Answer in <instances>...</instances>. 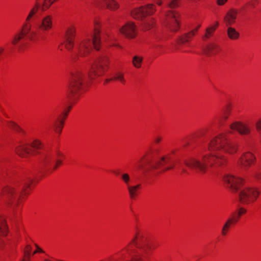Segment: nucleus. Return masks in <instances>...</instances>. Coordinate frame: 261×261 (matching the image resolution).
Instances as JSON below:
<instances>
[{"label": "nucleus", "mask_w": 261, "mask_h": 261, "mask_svg": "<svg viewBox=\"0 0 261 261\" xmlns=\"http://www.w3.org/2000/svg\"><path fill=\"white\" fill-rule=\"evenodd\" d=\"M230 106L228 105L226 107L225 110L224 112L223 116H222V119L224 120H226L228 119V116L230 113Z\"/></svg>", "instance_id": "f704fd0d"}, {"label": "nucleus", "mask_w": 261, "mask_h": 261, "mask_svg": "<svg viewBox=\"0 0 261 261\" xmlns=\"http://www.w3.org/2000/svg\"><path fill=\"white\" fill-rule=\"evenodd\" d=\"M177 163H178V164H179V167H181V165L179 162H178Z\"/></svg>", "instance_id": "603ef678"}, {"label": "nucleus", "mask_w": 261, "mask_h": 261, "mask_svg": "<svg viewBox=\"0 0 261 261\" xmlns=\"http://www.w3.org/2000/svg\"><path fill=\"white\" fill-rule=\"evenodd\" d=\"M94 5L106 7L111 11H114L119 8V4L114 0H94Z\"/></svg>", "instance_id": "6ab92c4d"}, {"label": "nucleus", "mask_w": 261, "mask_h": 261, "mask_svg": "<svg viewBox=\"0 0 261 261\" xmlns=\"http://www.w3.org/2000/svg\"><path fill=\"white\" fill-rule=\"evenodd\" d=\"M132 245H134L138 249L137 254L133 256L132 261H145V258L149 254L151 248L147 239L143 235L137 232L124 250L129 252Z\"/></svg>", "instance_id": "39448f33"}, {"label": "nucleus", "mask_w": 261, "mask_h": 261, "mask_svg": "<svg viewBox=\"0 0 261 261\" xmlns=\"http://www.w3.org/2000/svg\"><path fill=\"white\" fill-rule=\"evenodd\" d=\"M137 168L138 169H143V165L142 164H140L139 165H138Z\"/></svg>", "instance_id": "c03bdc74"}, {"label": "nucleus", "mask_w": 261, "mask_h": 261, "mask_svg": "<svg viewBox=\"0 0 261 261\" xmlns=\"http://www.w3.org/2000/svg\"><path fill=\"white\" fill-rule=\"evenodd\" d=\"M32 251V247L30 245H28L24 249V253L25 256H28L29 257L31 255Z\"/></svg>", "instance_id": "c9c22d12"}, {"label": "nucleus", "mask_w": 261, "mask_h": 261, "mask_svg": "<svg viewBox=\"0 0 261 261\" xmlns=\"http://www.w3.org/2000/svg\"><path fill=\"white\" fill-rule=\"evenodd\" d=\"M203 149L210 151H222L228 153H234L237 150L235 144L229 141L225 134H220L214 138Z\"/></svg>", "instance_id": "0eeeda50"}, {"label": "nucleus", "mask_w": 261, "mask_h": 261, "mask_svg": "<svg viewBox=\"0 0 261 261\" xmlns=\"http://www.w3.org/2000/svg\"><path fill=\"white\" fill-rule=\"evenodd\" d=\"M258 3V1L257 0H253L250 1L247 3V5L251 6V7L254 8L256 4Z\"/></svg>", "instance_id": "4c0bfd02"}, {"label": "nucleus", "mask_w": 261, "mask_h": 261, "mask_svg": "<svg viewBox=\"0 0 261 261\" xmlns=\"http://www.w3.org/2000/svg\"><path fill=\"white\" fill-rule=\"evenodd\" d=\"M228 37L232 40H236L239 38L240 34L234 28L228 27L227 30Z\"/></svg>", "instance_id": "a878e982"}, {"label": "nucleus", "mask_w": 261, "mask_h": 261, "mask_svg": "<svg viewBox=\"0 0 261 261\" xmlns=\"http://www.w3.org/2000/svg\"><path fill=\"white\" fill-rule=\"evenodd\" d=\"M238 11L234 9H230L224 17V21L227 25H230L235 23Z\"/></svg>", "instance_id": "4be33fe9"}, {"label": "nucleus", "mask_w": 261, "mask_h": 261, "mask_svg": "<svg viewBox=\"0 0 261 261\" xmlns=\"http://www.w3.org/2000/svg\"><path fill=\"white\" fill-rule=\"evenodd\" d=\"M227 162V159L225 156L216 152L205 154L201 160L190 158L184 161L187 166L201 173L205 172L207 166L211 167H222L226 165Z\"/></svg>", "instance_id": "f03ea898"}, {"label": "nucleus", "mask_w": 261, "mask_h": 261, "mask_svg": "<svg viewBox=\"0 0 261 261\" xmlns=\"http://www.w3.org/2000/svg\"><path fill=\"white\" fill-rule=\"evenodd\" d=\"M53 25V16L47 15L42 17L40 23L36 29L39 28L43 31H47L52 28Z\"/></svg>", "instance_id": "aec40b11"}, {"label": "nucleus", "mask_w": 261, "mask_h": 261, "mask_svg": "<svg viewBox=\"0 0 261 261\" xmlns=\"http://www.w3.org/2000/svg\"><path fill=\"white\" fill-rule=\"evenodd\" d=\"M237 220V219H228L227 221L224 224L221 231V233L223 236H225L227 234V230L230 227V226L233 223V221H236Z\"/></svg>", "instance_id": "cd10ccee"}, {"label": "nucleus", "mask_w": 261, "mask_h": 261, "mask_svg": "<svg viewBox=\"0 0 261 261\" xmlns=\"http://www.w3.org/2000/svg\"><path fill=\"white\" fill-rule=\"evenodd\" d=\"M32 182V180L29 178L23 181L21 184L7 187L3 190V196L9 203L16 206L20 201V192H22L24 195L27 194L26 189L30 187Z\"/></svg>", "instance_id": "423d86ee"}, {"label": "nucleus", "mask_w": 261, "mask_h": 261, "mask_svg": "<svg viewBox=\"0 0 261 261\" xmlns=\"http://www.w3.org/2000/svg\"><path fill=\"white\" fill-rule=\"evenodd\" d=\"M256 161L254 155L250 152L244 153L238 161V166L243 170H247Z\"/></svg>", "instance_id": "f8f14e48"}, {"label": "nucleus", "mask_w": 261, "mask_h": 261, "mask_svg": "<svg viewBox=\"0 0 261 261\" xmlns=\"http://www.w3.org/2000/svg\"><path fill=\"white\" fill-rule=\"evenodd\" d=\"M25 257L27 258V259H26L27 261H29L30 259V257H31V255H30V256L29 257L28 256H25Z\"/></svg>", "instance_id": "09e8293b"}, {"label": "nucleus", "mask_w": 261, "mask_h": 261, "mask_svg": "<svg viewBox=\"0 0 261 261\" xmlns=\"http://www.w3.org/2000/svg\"><path fill=\"white\" fill-rule=\"evenodd\" d=\"M8 126L10 128L15 130L17 132L24 133V131L17 124H16L14 122H9L8 124Z\"/></svg>", "instance_id": "7c9ffc66"}, {"label": "nucleus", "mask_w": 261, "mask_h": 261, "mask_svg": "<svg viewBox=\"0 0 261 261\" xmlns=\"http://www.w3.org/2000/svg\"><path fill=\"white\" fill-rule=\"evenodd\" d=\"M246 212V210L244 208H240L239 210V211L237 213H238L239 217H240L242 215L245 214Z\"/></svg>", "instance_id": "58836bf2"}, {"label": "nucleus", "mask_w": 261, "mask_h": 261, "mask_svg": "<svg viewBox=\"0 0 261 261\" xmlns=\"http://www.w3.org/2000/svg\"><path fill=\"white\" fill-rule=\"evenodd\" d=\"M161 47V46H160V45H156V44H155V45H154V47L155 48H156V49H157V48H158V47Z\"/></svg>", "instance_id": "49530a36"}, {"label": "nucleus", "mask_w": 261, "mask_h": 261, "mask_svg": "<svg viewBox=\"0 0 261 261\" xmlns=\"http://www.w3.org/2000/svg\"><path fill=\"white\" fill-rule=\"evenodd\" d=\"M86 84V76L83 72L80 70L74 71L71 73L67 91L68 97L76 99Z\"/></svg>", "instance_id": "6e6552de"}, {"label": "nucleus", "mask_w": 261, "mask_h": 261, "mask_svg": "<svg viewBox=\"0 0 261 261\" xmlns=\"http://www.w3.org/2000/svg\"><path fill=\"white\" fill-rule=\"evenodd\" d=\"M155 3L158 5H161L162 4V1L161 0H156Z\"/></svg>", "instance_id": "a18cd8bd"}, {"label": "nucleus", "mask_w": 261, "mask_h": 261, "mask_svg": "<svg viewBox=\"0 0 261 261\" xmlns=\"http://www.w3.org/2000/svg\"><path fill=\"white\" fill-rule=\"evenodd\" d=\"M61 163V160H56V158L50 154H43L40 159V165L45 169L52 168V170H55Z\"/></svg>", "instance_id": "9b49d317"}, {"label": "nucleus", "mask_w": 261, "mask_h": 261, "mask_svg": "<svg viewBox=\"0 0 261 261\" xmlns=\"http://www.w3.org/2000/svg\"><path fill=\"white\" fill-rule=\"evenodd\" d=\"M155 11L152 5H148L146 7L135 8L132 11L131 15L133 18L138 20H142L147 15L152 14Z\"/></svg>", "instance_id": "ddd939ff"}, {"label": "nucleus", "mask_w": 261, "mask_h": 261, "mask_svg": "<svg viewBox=\"0 0 261 261\" xmlns=\"http://www.w3.org/2000/svg\"><path fill=\"white\" fill-rule=\"evenodd\" d=\"M162 140V137H156L154 139V142L156 143H159Z\"/></svg>", "instance_id": "37998d69"}, {"label": "nucleus", "mask_w": 261, "mask_h": 261, "mask_svg": "<svg viewBox=\"0 0 261 261\" xmlns=\"http://www.w3.org/2000/svg\"><path fill=\"white\" fill-rule=\"evenodd\" d=\"M218 22H216V25L215 26H212L206 29V33L205 35L203 37V38H210L213 34V32L216 30L217 27L218 25Z\"/></svg>", "instance_id": "c756f323"}, {"label": "nucleus", "mask_w": 261, "mask_h": 261, "mask_svg": "<svg viewBox=\"0 0 261 261\" xmlns=\"http://www.w3.org/2000/svg\"><path fill=\"white\" fill-rule=\"evenodd\" d=\"M7 226L5 222V220L0 217V232L2 233V236H5L7 234ZM5 245V242L0 237V250H2Z\"/></svg>", "instance_id": "5701e85b"}, {"label": "nucleus", "mask_w": 261, "mask_h": 261, "mask_svg": "<svg viewBox=\"0 0 261 261\" xmlns=\"http://www.w3.org/2000/svg\"><path fill=\"white\" fill-rule=\"evenodd\" d=\"M121 179L123 182L128 187V185H129L130 176L127 173H123L121 175Z\"/></svg>", "instance_id": "473e14b6"}, {"label": "nucleus", "mask_w": 261, "mask_h": 261, "mask_svg": "<svg viewBox=\"0 0 261 261\" xmlns=\"http://www.w3.org/2000/svg\"><path fill=\"white\" fill-rule=\"evenodd\" d=\"M143 61V57L139 56H135L133 58L132 63L136 68H140L141 67Z\"/></svg>", "instance_id": "c85d7f7f"}, {"label": "nucleus", "mask_w": 261, "mask_h": 261, "mask_svg": "<svg viewBox=\"0 0 261 261\" xmlns=\"http://www.w3.org/2000/svg\"><path fill=\"white\" fill-rule=\"evenodd\" d=\"M36 246L37 247V250L34 251L33 253V254H35V253L37 252H42L43 253L44 251L42 249H41L40 248H39L37 245H36Z\"/></svg>", "instance_id": "79ce46f5"}, {"label": "nucleus", "mask_w": 261, "mask_h": 261, "mask_svg": "<svg viewBox=\"0 0 261 261\" xmlns=\"http://www.w3.org/2000/svg\"><path fill=\"white\" fill-rule=\"evenodd\" d=\"M221 50L219 45L215 43H210L203 48V53L210 57L218 54Z\"/></svg>", "instance_id": "412c9836"}, {"label": "nucleus", "mask_w": 261, "mask_h": 261, "mask_svg": "<svg viewBox=\"0 0 261 261\" xmlns=\"http://www.w3.org/2000/svg\"><path fill=\"white\" fill-rule=\"evenodd\" d=\"M240 218V217H239L238 213H234L232 215V216L231 217H230L229 219H233L234 220L236 219H237V220L236 221H233V223H232V224H234V223H237L238 221V220H239Z\"/></svg>", "instance_id": "e433bc0d"}, {"label": "nucleus", "mask_w": 261, "mask_h": 261, "mask_svg": "<svg viewBox=\"0 0 261 261\" xmlns=\"http://www.w3.org/2000/svg\"><path fill=\"white\" fill-rule=\"evenodd\" d=\"M189 145V142H186L183 144V146H184V147H185V146H187V145Z\"/></svg>", "instance_id": "de8ad7c7"}, {"label": "nucleus", "mask_w": 261, "mask_h": 261, "mask_svg": "<svg viewBox=\"0 0 261 261\" xmlns=\"http://www.w3.org/2000/svg\"><path fill=\"white\" fill-rule=\"evenodd\" d=\"M141 185L138 184L135 186H130V185H128V187H127V189L128 190L130 198L131 199L135 198V196L137 194L138 190L141 188Z\"/></svg>", "instance_id": "393cba45"}, {"label": "nucleus", "mask_w": 261, "mask_h": 261, "mask_svg": "<svg viewBox=\"0 0 261 261\" xmlns=\"http://www.w3.org/2000/svg\"><path fill=\"white\" fill-rule=\"evenodd\" d=\"M54 3V0H44L43 3V9L45 10L48 9Z\"/></svg>", "instance_id": "72a5a7b5"}, {"label": "nucleus", "mask_w": 261, "mask_h": 261, "mask_svg": "<svg viewBox=\"0 0 261 261\" xmlns=\"http://www.w3.org/2000/svg\"><path fill=\"white\" fill-rule=\"evenodd\" d=\"M112 80L119 81L123 84H125V80L124 78V74L120 72H115L114 74L113 77L110 79L107 80L106 82H108Z\"/></svg>", "instance_id": "bb28decb"}, {"label": "nucleus", "mask_w": 261, "mask_h": 261, "mask_svg": "<svg viewBox=\"0 0 261 261\" xmlns=\"http://www.w3.org/2000/svg\"><path fill=\"white\" fill-rule=\"evenodd\" d=\"M39 7V4L36 2L34 7L30 10L26 18L27 22L22 25L21 30L14 36L12 41V44L18 47L19 49H21L24 46V43L20 42V41L24 37H27L29 40L34 42L38 40V33L36 30H32V25L29 23V22L36 15Z\"/></svg>", "instance_id": "20e7f679"}, {"label": "nucleus", "mask_w": 261, "mask_h": 261, "mask_svg": "<svg viewBox=\"0 0 261 261\" xmlns=\"http://www.w3.org/2000/svg\"><path fill=\"white\" fill-rule=\"evenodd\" d=\"M232 130H237L240 135H248L251 132L250 126L241 121H235L230 125Z\"/></svg>", "instance_id": "dca6fc26"}, {"label": "nucleus", "mask_w": 261, "mask_h": 261, "mask_svg": "<svg viewBox=\"0 0 261 261\" xmlns=\"http://www.w3.org/2000/svg\"><path fill=\"white\" fill-rule=\"evenodd\" d=\"M200 27V25H199L196 28L193 29L188 33L185 34L183 36L180 37L179 39L178 43L179 44H184L189 42L192 37L195 35V33L197 32L198 28Z\"/></svg>", "instance_id": "b1692460"}, {"label": "nucleus", "mask_w": 261, "mask_h": 261, "mask_svg": "<svg viewBox=\"0 0 261 261\" xmlns=\"http://www.w3.org/2000/svg\"><path fill=\"white\" fill-rule=\"evenodd\" d=\"M227 0H217V4L219 6L223 5Z\"/></svg>", "instance_id": "a19ab883"}, {"label": "nucleus", "mask_w": 261, "mask_h": 261, "mask_svg": "<svg viewBox=\"0 0 261 261\" xmlns=\"http://www.w3.org/2000/svg\"><path fill=\"white\" fill-rule=\"evenodd\" d=\"M182 172L185 173V172H186L187 171H186V170L185 168H182Z\"/></svg>", "instance_id": "3c124183"}, {"label": "nucleus", "mask_w": 261, "mask_h": 261, "mask_svg": "<svg viewBox=\"0 0 261 261\" xmlns=\"http://www.w3.org/2000/svg\"><path fill=\"white\" fill-rule=\"evenodd\" d=\"M109 62V59L106 55L101 56L94 65L89 67L88 70L89 77L92 80L93 79V75H101L107 70Z\"/></svg>", "instance_id": "1a4fd4ad"}, {"label": "nucleus", "mask_w": 261, "mask_h": 261, "mask_svg": "<svg viewBox=\"0 0 261 261\" xmlns=\"http://www.w3.org/2000/svg\"><path fill=\"white\" fill-rule=\"evenodd\" d=\"M166 25L171 31H176L179 28L178 14L173 11H169L167 14Z\"/></svg>", "instance_id": "2eb2a0df"}, {"label": "nucleus", "mask_w": 261, "mask_h": 261, "mask_svg": "<svg viewBox=\"0 0 261 261\" xmlns=\"http://www.w3.org/2000/svg\"><path fill=\"white\" fill-rule=\"evenodd\" d=\"M75 34V29L72 27L68 29L65 35V46L70 52V57L72 62H76L80 57H85L88 56L92 50V46L96 49H99L98 45L100 42L99 31L96 28H95L92 40L85 39L77 42L75 46V50H73Z\"/></svg>", "instance_id": "f257e3e1"}, {"label": "nucleus", "mask_w": 261, "mask_h": 261, "mask_svg": "<svg viewBox=\"0 0 261 261\" xmlns=\"http://www.w3.org/2000/svg\"><path fill=\"white\" fill-rule=\"evenodd\" d=\"M145 163L148 165L149 168L151 170L160 168L162 169L161 172H162L172 169L175 165L174 162L169 155L162 157L160 161L154 164L151 163L150 160L146 159Z\"/></svg>", "instance_id": "9d476101"}, {"label": "nucleus", "mask_w": 261, "mask_h": 261, "mask_svg": "<svg viewBox=\"0 0 261 261\" xmlns=\"http://www.w3.org/2000/svg\"><path fill=\"white\" fill-rule=\"evenodd\" d=\"M152 25V23L151 22H145L144 23V29L145 30H149L150 29Z\"/></svg>", "instance_id": "ea45409f"}, {"label": "nucleus", "mask_w": 261, "mask_h": 261, "mask_svg": "<svg viewBox=\"0 0 261 261\" xmlns=\"http://www.w3.org/2000/svg\"><path fill=\"white\" fill-rule=\"evenodd\" d=\"M120 32L128 38H134L136 35V27L133 22H128L120 29Z\"/></svg>", "instance_id": "a211bd4d"}, {"label": "nucleus", "mask_w": 261, "mask_h": 261, "mask_svg": "<svg viewBox=\"0 0 261 261\" xmlns=\"http://www.w3.org/2000/svg\"><path fill=\"white\" fill-rule=\"evenodd\" d=\"M71 107H69L67 111H64L61 114L59 115L57 118L55 120L53 124L54 130L60 134L62 132V128L64 124V120L66 119L68 115V112L70 111Z\"/></svg>", "instance_id": "f3484780"}, {"label": "nucleus", "mask_w": 261, "mask_h": 261, "mask_svg": "<svg viewBox=\"0 0 261 261\" xmlns=\"http://www.w3.org/2000/svg\"><path fill=\"white\" fill-rule=\"evenodd\" d=\"M4 51V48L3 47H0V54Z\"/></svg>", "instance_id": "8fccbe9b"}, {"label": "nucleus", "mask_w": 261, "mask_h": 261, "mask_svg": "<svg viewBox=\"0 0 261 261\" xmlns=\"http://www.w3.org/2000/svg\"><path fill=\"white\" fill-rule=\"evenodd\" d=\"M223 181L225 185L232 192H238L239 200L243 204H249L253 202L259 194L258 189L255 188L241 189L242 179L231 175L224 176Z\"/></svg>", "instance_id": "7ed1b4c3"}, {"label": "nucleus", "mask_w": 261, "mask_h": 261, "mask_svg": "<svg viewBox=\"0 0 261 261\" xmlns=\"http://www.w3.org/2000/svg\"><path fill=\"white\" fill-rule=\"evenodd\" d=\"M22 261H27V260H26V259L23 258Z\"/></svg>", "instance_id": "864d4df0"}, {"label": "nucleus", "mask_w": 261, "mask_h": 261, "mask_svg": "<svg viewBox=\"0 0 261 261\" xmlns=\"http://www.w3.org/2000/svg\"><path fill=\"white\" fill-rule=\"evenodd\" d=\"M41 142L39 140H35L30 146L29 145H23L17 147L16 148L15 151L19 155L25 158L31 153V147H33L35 149H40L41 148Z\"/></svg>", "instance_id": "4468645a"}, {"label": "nucleus", "mask_w": 261, "mask_h": 261, "mask_svg": "<svg viewBox=\"0 0 261 261\" xmlns=\"http://www.w3.org/2000/svg\"><path fill=\"white\" fill-rule=\"evenodd\" d=\"M179 6V0H169L167 3V8L174 9Z\"/></svg>", "instance_id": "2f4dec72"}]
</instances>
